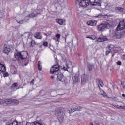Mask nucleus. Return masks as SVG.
I'll return each instance as SVG.
<instances>
[{"mask_svg": "<svg viewBox=\"0 0 125 125\" xmlns=\"http://www.w3.org/2000/svg\"><path fill=\"white\" fill-rule=\"evenodd\" d=\"M55 115L57 117L58 120L60 123H63L64 120V109L58 108L55 111Z\"/></svg>", "mask_w": 125, "mask_h": 125, "instance_id": "nucleus-1", "label": "nucleus"}, {"mask_svg": "<svg viewBox=\"0 0 125 125\" xmlns=\"http://www.w3.org/2000/svg\"><path fill=\"white\" fill-rule=\"evenodd\" d=\"M15 57L17 60L21 61V60H24L28 57V52L26 51H23L21 52H18L15 55Z\"/></svg>", "mask_w": 125, "mask_h": 125, "instance_id": "nucleus-2", "label": "nucleus"}, {"mask_svg": "<svg viewBox=\"0 0 125 125\" xmlns=\"http://www.w3.org/2000/svg\"><path fill=\"white\" fill-rule=\"evenodd\" d=\"M111 27V25L108 22H104V23H101L97 26L98 31L99 32H103L105 29H109Z\"/></svg>", "mask_w": 125, "mask_h": 125, "instance_id": "nucleus-3", "label": "nucleus"}, {"mask_svg": "<svg viewBox=\"0 0 125 125\" xmlns=\"http://www.w3.org/2000/svg\"><path fill=\"white\" fill-rule=\"evenodd\" d=\"M12 49H13L12 46L7 45L6 44H5L3 47V53H4V54H6L7 55H8L10 52H12Z\"/></svg>", "mask_w": 125, "mask_h": 125, "instance_id": "nucleus-4", "label": "nucleus"}, {"mask_svg": "<svg viewBox=\"0 0 125 125\" xmlns=\"http://www.w3.org/2000/svg\"><path fill=\"white\" fill-rule=\"evenodd\" d=\"M59 69H60V67L58 64L54 65L50 69V74L53 75L55 74H58L59 72Z\"/></svg>", "mask_w": 125, "mask_h": 125, "instance_id": "nucleus-5", "label": "nucleus"}, {"mask_svg": "<svg viewBox=\"0 0 125 125\" xmlns=\"http://www.w3.org/2000/svg\"><path fill=\"white\" fill-rule=\"evenodd\" d=\"M79 2V5L81 7H87L89 5V1L88 0H76Z\"/></svg>", "mask_w": 125, "mask_h": 125, "instance_id": "nucleus-6", "label": "nucleus"}, {"mask_svg": "<svg viewBox=\"0 0 125 125\" xmlns=\"http://www.w3.org/2000/svg\"><path fill=\"white\" fill-rule=\"evenodd\" d=\"M114 36L116 39H122L125 36V32L123 31V30H117Z\"/></svg>", "mask_w": 125, "mask_h": 125, "instance_id": "nucleus-7", "label": "nucleus"}, {"mask_svg": "<svg viewBox=\"0 0 125 125\" xmlns=\"http://www.w3.org/2000/svg\"><path fill=\"white\" fill-rule=\"evenodd\" d=\"M90 4L94 6L97 5V6H101V3H100L101 0H89Z\"/></svg>", "mask_w": 125, "mask_h": 125, "instance_id": "nucleus-8", "label": "nucleus"}, {"mask_svg": "<svg viewBox=\"0 0 125 125\" xmlns=\"http://www.w3.org/2000/svg\"><path fill=\"white\" fill-rule=\"evenodd\" d=\"M125 28V20H122L120 21L117 27L116 30H124Z\"/></svg>", "mask_w": 125, "mask_h": 125, "instance_id": "nucleus-9", "label": "nucleus"}, {"mask_svg": "<svg viewBox=\"0 0 125 125\" xmlns=\"http://www.w3.org/2000/svg\"><path fill=\"white\" fill-rule=\"evenodd\" d=\"M56 75H57V81L62 82V83H64V82H65V80H63V79H64V75L63 74L61 73V72H59V73Z\"/></svg>", "mask_w": 125, "mask_h": 125, "instance_id": "nucleus-10", "label": "nucleus"}, {"mask_svg": "<svg viewBox=\"0 0 125 125\" xmlns=\"http://www.w3.org/2000/svg\"><path fill=\"white\" fill-rule=\"evenodd\" d=\"M85 83H88V76L85 74L81 76V83L84 84Z\"/></svg>", "mask_w": 125, "mask_h": 125, "instance_id": "nucleus-11", "label": "nucleus"}, {"mask_svg": "<svg viewBox=\"0 0 125 125\" xmlns=\"http://www.w3.org/2000/svg\"><path fill=\"white\" fill-rule=\"evenodd\" d=\"M80 76L79 74H76L74 77H72L73 80V83L74 84H76V83H80Z\"/></svg>", "mask_w": 125, "mask_h": 125, "instance_id": "nucleus-12", "label": "nucleus"}, {"mask_svg": "<svg viewBox=\"0 0 125 125\" xmlns=\"http://www.w3.org/2000/svg\"><path fill=\"white\" fill-rule=\"evenodd\" d=\"M11 103H12V100L11 99L0 100V104L1 105H4V104H11Z\"/></svg>", "mask_w": 125, "mask_h": 125, "instance_id": "nucleus-13", "label": "nucleus"}, {"mask_svg": "<svg viewBox=\"0 0 125 125\" xmlns=\"http://www.w3.org/2000/svg\"><path fill=\"white\" fill-rule=\"evenodd\" d=\"M87 24L88 26H96L97 24V21L95 20H90L87 21Z\"/></svg>", "mask_w": 125, "mask_h": 125, "instance_id": "nucleus-14", "label": "nucleus"}, {"mask_svg": "<svg viewBox=\"0 0 125 125\" xmlns=\"http://www.w3.org/2000/svg\"><path fill=\"white\" fill-rule=\"evenodd\" d=\"M10 70L11 73H12V74H13V75H16V74H17V69H16L15 66L11 65L10 67Z\"/></svg>", "mask_w": 125, "mask_h": 125, "instance_id": "nucleus-15", "label": "nucleus"}, {"mask_svg": "<svg viewBox=\"0 0 125 125\" xmlns=\"http://www.w3.org/2000/svg\"><path fill=\"white\" fill-rule=\"evenodd\" d=\"M97 83H98V86L100 90H101V88H100V86H102V87H103V85H104V84H103V81L101 79H97Z\"/></svg>", "mask_w": 125, "mask_h": 125, "instance_id": "nucleus-16", "label": "nucleus"}, {"mask_svg": "<svg viewBox=\"0 0 125 125\" xmlns=\"http://www.w3.org/2000/svg\"><path fill=\"white\" fill-rule=\"evenodd\" d=\"M17 86H18V83H14L11 86V89L12 91H15L17 90Z\"/></svg>", "mask_w": 125, "mask_h": 125, "instance_id": "nucleus-17", "label": "nucleus"}, {"mask_svg": "<svg viewBox=\"0 0 125 125\" xmlns=\"http://www.w3.org/2000/svg\"><path fill=\"white\" fill-rule=\"evenodd\" d=\"M34 38H35V39H37L38 40H42V37L41 35V33L36 32L34 34Z\"/></svg>", "mask_w": 125, "mask_h": 125, "instance_id": "nucleus-18", "label": "nucleus"}, {"mask_svg": "<svg viewBox=\"0 0 125 125\" xmlns=\"http://www.w3.org/2000/svg\"><path fill=\"white\" fill-rule=\"evenodd\" d=\"M115 11H117L118 12H125V8L120 7H116L115 8Z\"/></svg>", "mask_w": 125, "mask_h": 125, "instance_id": "nucleus-19", "label": "nucleus"}, {"mask_svg": "<svg viewBox=\"0 0 125 125\" xmlns=\"http://www.w3.org/2000/svg\"><path fill=\"white\" fill-rule=\"evenodd\" d=\"M6 70V69L5 68V66H4L3 64L0 63V71L2 73H4Z\"/></svg>", "mask_w": 125, "mask_h": 125, "instance_id": "nucleus-20", "label": "nucleus"}, {"mask_svg": "<svg viewBox=\"0 0 125 125\" xmlns=\"http://www.w3.org/2000/svg\"><path fill=\"white\" fill-rule=\"evenodd\" d=\"M57 23L59 24L60 25H63L64 24V22H65V21L64 20L60 19H57L56 20Z\"/></svg>", "mask_w": 125, "mask_h": 125, "instance_id": "nucleus-21", "label": "nucleus"}, {"mask_svg": "<svg viewBox=\"0 0 125 125\" xmlns=\"http://www.w3.org/2000/svg\"><path fill=\"white\" fill-rule=\"evenodd\" d=\"M87 68L88 71H89V72H91V71H92V69L94 68V64H88L87 65Z\"/></svg>", "mask_w": 125, "mask_h": 125, "instance_id": "nucleus-22", "label": "nucleus"}, {"mask_svg": "<svg viewBox=\"0 0 125 125\" xmlns=\"http://www.w3.org/2000/svg\"><path fill=\"white\" fill-rule=\"evenodd\" d=\"M30 44L31 45L32 47H34L35 45H39V43H37L35 40H32L31 42H30Z\"/></svg>", "mask_w": 125, "mask_h": 125, "instance_id": "nucleus-23", "label": "nucleus"}, {"mask_svg": "<svg viewBox=\"0 0 125 125\" xmlns=\"http://www.w3.org/2000/svg\"><path fill=\"white\" fill-rule=\"evenodd\" d=\"M69 64L66 63L65 65H63L62 69L63 71H68V69H69Z\"/></svg>", "mask_w": 125, "mask_h": 125, "instance_id": "nucleus-24", "label": "nucleus"}, {"mask_svg": "<svg viewBox=\"0 0 125 125\" xmlns=\"http://www.w3.org/2000/svg\"><path fill=\"white\" fill-rule=\"evenodd\" d=\"M87 39H90V40H95L96 39V37L94 35L89 36L88 35L86 37Z\"/></svg>", "mask_w": 125, "mask_h": 125, "instance_id": "nucleus-25", "label": "nucleus"}, {"mask_svg": "<svg viewBox=\"0 0 125 125\" xmlns=\"http://www.w3.org/2000/svg\"><path fill=\"white\" fill-rule=\"evenodd\" d=\"M41 64H42V62H41V61H39L38 63V68L39 71H40V72L41 71H42V65H41Z\"/></svg>", "mask_w": 125, "mask_h": 125, "instance_id": "nucleus-26", "label": "nucleus"}, {"mask_svg": "<svg viewBox=\"0 0 125 125\" xmlns=\"http://www.w3.org/2000/svg\"><path fill=\"white\" fill-rule=\"evenodd\" d=\"M105 16H107V15H104L102 13H101L98 15L97 16H96L95 17L96 18H101V17L104 18Z\"/></svg>", "mask_w": 125, "mask_h": 125, "instance_id": "nucleus-27", "label": "nucleus"}, {"mask_svg": "<svg viewBox=\"0 0 125 125\" xmlns=\"http://www.w3.org/2000/svg\"><path fill=\"white\" fill-rule=\"evenodd\" d=\"M102 38V42H107L108 41V38L104 36H101Z\"/></svg>", "mask_w": 125, "mask_h": 125, "instance_id": "nucleus-28", "label": "nucleus"}, {"mask_svg": "<svg viewBox=\"0 0 125 125\" xmlns=\"http://www.w3.org/2000/svg\"><path fill=\"white\" fill-rule=\"evenodd\" d=\"M77 111V108L76 107H72L71 108V110H69V113L70 114H72V113H73V112H75Z\"/></svg>", "mask_w": 125, "mask_h": 125, "instance_id": "nucleus-29", "label": "nucleus"}, {"mask_svg": "<svg viewBox=\"0 0 125 125\" xmlns=\"http://www.w3.org/2000/svg\"><path fill=\"white\" fill-rule=\"evenodd\" d=\"M106 48H107L110 52H113V51H114V48L111 47V46H107Z\"/></svg>", "mask_w": 125, "mask_h": 125, "instance_id": "nucleus-30", "label": "nucleus"}, {"mask_svg": "<svg viewBox=\"0 0 125 125\" xmlns=\"http://www.w3.org/2000/svg\"><path fill=\"white\" fill-rule=\"evenodd\" d=\"M25 59L24 61H23V64L24 65V66H27V65H28V63H29V60H28L27 59Z\"/></svg>", "mask_w": 125, "mask_h": 125, "instance_id": "nucleus-31", "label": "nucleus"}, {"mask_svg": "<svg viewBox=\"0 0 125 125\" xmlns=\"http://www.w3.org/2000/svg\"><path fill=\"white\" fill-rule=\"evenodd\" d=\"M13 103H14L16 105H18L19 103V101L17 100H12Z\"/></svg>", "mask_w": 125, "mask_h": 125, "instance_id": "nucleus-32", "label": "nucleus"}, {"mask_svg": "<svg viewBox=\"0 0 125 125\" xmlns=\"http://www.w3.org/2000/svg\"><path fill=\"white\" fill-rule=\"evenodd\" d=\"M37 125V122H33L31 123H27L26 125Z\"/></svg>", "mask_w": 125, "mask_h": 125, "instance_id": "nucleus-33", "label": "nucleus"}, {"mask_svg": "<svg viewBox=\"0 0 125 125\" xmlns=\"http://www.w3.org/2000/svg\"><path fill=\"white\" fill-rule=\"evenodd\" d=\"M17 22L19 23V24H23V23H25L26 22V20H21L19 21H17Z\"/></svg>", "mask_w": 125, "mask_h": 125, "instance_id": "nucleus-34", "label": "nucleus"}, {"mask_svg": "<svg viewBox=\"0 0 125 125\" xmlns=\"http://www.w3.org/2000/svg\"><path fill=\"white\" fill-rule=\"evenodd\" d=\"M3 77L5 78V77H8L9 76V74H8V72H3Z\"/></svg>", "mask_w": 125, "mask_h": 125, "instance_id": "nucleus-35", "label": "nucleus"}, {"mask_svg": "<svg viewBox=\"0 0 125 125\" xmlns=\"http://www.w3.org/2000/svg\"><path fill=\"white\" fill-rule=\"evenodd\" d=\"M37 14H36L35 13H31L29 14V17H37Z\"/></svg>", "mask_w": 125, "mask_h": 125, "instance_id": "nucleus-36", "label": "nucleus"}, {"mask_svg": "<svg viewBox=\"0 0 125 125\" xmlns=\"http://www.w3.org/2000/svg\"><path fill=\"white\" fill-rule=\"evenodd\" d=\"M102 91H103V93L101 94V95H102L103 96H104V97H107V94L106 93V92H104V91H103V90Z\"/></svg>", "mask_w": 125, "mask_h": 125, "instance_id": "nucleus-37", "label": "nucleus"}, {"mask_svg": "<svg viewBox=\"0 0 125 125\" xmlns=\"http://www.w3.org/2000/svg\"><path fill=\"white\" fill-rule=\"evenodd\" d=\"M42 45H43V46H48V42H43Z\"/></svg>", "mask_w": 125, "mask_h": 125, "instance_id": "nucleus-38", "label": "nucleus"}, {"mask_svg": "<svg viewBox=\"0 0 125 125\" xmlns=\"http://www.w3.org/2000/svg\"><path fill=\"white\" fill-rule=\"evenodd\" d=\"M97 41L98 42H102V39L101 38V36H100V37L98 38Z\"/></svg>", "mask_w": 125, "mask_h": 125, "instance_id": "nucleus-39", "label": "nucleus"}, {"mask_svg": "<svg viewBox=\"0 0 125 125\" xmlns=\"http://www.w3.org/2000/svg\"><path fill=\"white\" fill-rule=\"evenodd\" d=\"M76 111H80L81 109H83L82 106H76Z\"/></svg>", "mask_w": 125, "mask_h": 125, "instance_id": "nucleus-40", "label": "nucleus"}, {"mask_svg": "<svg viewBox=\"0 0 125 125\" xmlns=\"http://www.w3.org/2000/svg\"><path fill=\"white\" fill-rule=\"evenodd\" d=\"M60 34H57L56 35V38H57V39H58L57 40V42H58V41H59V39H60Z\"/></svg>", "mask_w": 125, "mask_h": 125, "instance_id": "nucleus-41", "label": "nucleus"}, {"mask_svg": "<svg viewBox=\"0 0 125 125\" xmlns=\"http://www.w3.org/2000/svg\"><path fill=\"white\" fill-rule=\"evenodd\" d=\"M43 35L44 36H46V37H49V36H50L51 35V32H49L48 33H43Z\"/></svg>", "mask_w": 125, "mask_h": 125, "instance_id": "nucleus-42", "label": "nucleus"}, {"mask_svg": "<svg viewBox=\"0 0 125 125\" xmlns=\"http://www.w3.org/2000/svg\"><path fill=\"white\" fill-rule=\"evenodd\" d=\"M121 84L123 85V88H125V82H121Z\"/></svg>", "mask_w": 125, "mask_h": 125, "instance_id": "nucleus-43", "label": "nucleus"}, {"mask_svg": "<svg viewBox=\"0 0 125 125\" xmlns=\"http://www.w3.org/2000/svg\"><path fill=\"white\" fill-rule=\"evenodd\" d=\"M117 65H119V66H121L122 65V62L118 61L116 62Z\"/></svg>", "mask_w": 125, "mask_h": 125, "instance_id": "nucleus-44", "label": "nucleus"}, {"mask_svg": "<svg viewBox=\"0 0 125 125\" xmlns=\"http://www.w3.org/2000/svg\"><path fill=\"white\" fill-rule=\"evenodd\" d=\"M62 60H66V57H65L64 55H62Z\"/></svg>", "mask_w": 125, "mask_h": 125, "instance_id": "nucleus-45", "label": "nucleus"}, {"mask_svg": "<svg viewBox=\"0 0 125 125\" xmlns=\"http://www.w3.org/2000/svg\"><path fill=\"white\" fill-rule=\"evenodd\" d=\"M110 51H106V52H105V55H106V56H107V55H108V54H109V53H110Z\"/></svg>", "mask_w": 125, "mask_h": 125, "instance_id": "nucleus-46", "label": "nucleus"}, {"mask_svg": "<svg viewBox=\"0 0 125 125\" xmlns=\"http://www.w3.org/2000/svg\"><path fill=\"white\" fill-rule=\"evenodd\" d=\"M117 108H120V109H125V107L122 105H117Z\"/></svg>", "mask_w": 125, "mask_h": 125, "instance_id": "nucleus-47", "label": "nucleus"}, {"mask_svg": "<svg viewBox=\"0 0 125 125\" xmlns=\"http://www.w3.org/2000/svg\"><path fill=\"white\" fill-rule=\"evenodd\" d=\"M50 79H51V80H53V79H54V76H51L50 77Z\"/></svg>", "mask_w": 125, "mask_h": 125, "instance_id": "nucleus-48", "label": "nucleus"}, {"mask_svg": "<svg viewBox=\"0 0 125 125\" xmlns=\"http://www.w3.org/2000/svg\"><path fill=\"white\" fill-rule=\"evenodd\" d=\"M114 107H115V108L118 107V106L116 104H113Z\"/></svg>", "mask_w": 125, "mask_h": 125, "instance_id": "nucleus-49", "label": "nucleus"}, {"mask_svg": "<svg viewBox=\"0 0 125 125\" xmlns=\"http://www.w3.org/2000/svg\"><path fill=\"white\" fill-rule=\"evenodd\" d=\"M40 48H42V45H39Z\"/></svg>", "mask_w": 125, "mask_h": 125, "instance_id": "nucleus-50", "label": "nucleus"}, {"mask_svg": "<svg viewBox=\"0 0 125 125\" xmlns=\"http://www.w3.org/2000/svg\"><path fill=\"white\" fill-rule=\"evenodd\" d=\"M34 82H35V80H32L31 81V83H34Z\"/></svg>", "mask_w": 125, "mask_h": 125, "instance_id": "nucleus-51", "label": "nucleus"}, {"mask_svg": "<svg viewBox=\"0 0 125 125\" xmlns=\"http://www.w3.org/2000/svg\"><path fill=\"white\" fill-rule=\"evenodd\" d=\"M114 56H115V54L112 53V57H114Z\"/></svg>", "mask_w": 125, "mask_h": 125, "instance_id": "nucleus-52", "label": "nucleus"}, {"mask_svg": "<svg viewBox=\"0 0 125 125\" xmlns=\"http://www.w3.org/2000/svg\"><path fill=\"white\" fill-rule=\"evenodd\" d=\"M122 96H123V97H125V94H122Z\"/></svg>", "mask_w": 125, "mask_h": 125, "instance_id": "nucleus-53", "label": "nucleus"}, {"mask_svg": "<svg viewBox=\"0 0 125 125\" xmlns=\"http://www.w3.org/2000/svg\"><path fill=\"white\" fill-rule=\"evenodd\" d=\"M123 58H124V60L125 59V55H123Z\"/></svg>", "mask_w": 125, "mask_h": 125, "instance_id": "nucleus-54", "label": "nucleus"}, {"mask_svg": "<svg viewBox=\"0 0 125 125\" xmlns=\"http://www.w3.org/2000/svg\"><path fill=\"white\" fill-rule=\"evenodd\" d=\"M93 125V124L92 123H90V125Z\"/></svg>", "mask_w": 125, "mask_h": 125, "instance_id": "nucleus-55", "label": "nucleus"}, {"mask_svg": "<svg viewBox=\"0 0 125 125\" xmlns=\"http://www.w3.org/2000/svg\"><path fill=\"white\" fill-rule=\"evenodd\" d=\"M115 98H116V97H114L112 99H115Z\"/></svg>", "mask_w": 125, "mask_h": 125, "instance_id": "nucleus-56", "label": "nucleus"}, {"mask_svg": "<svg viewBox=\"0 0 125 125\" xmlns=\"http://www.w3.org/2000/svg\"><path fill=\"white\" fill-rule=\"evenodd\" d=\"M49 45H50V46H51V44H49Z\"/></svg>", "mask_w": 125, "mask_h": 125, "instance_id": "nucleus-57", "label": "nucleus"}, {"mask_svg": "<svg viewBox=\"0 0 125 125\" xmlns=\"http://www.w3.org/2000/svg\"><path fill=\"white\" fill-rule=\"evenodd\" d=\"M107 98H110V97H107Z\"/></svg>", "mask_w": 125, "mask_h": 125, "instance_id": "nucleus-58", "label": "nucleus"}]
</instances>
